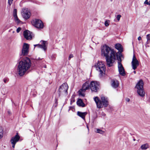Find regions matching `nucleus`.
Listing matches in <instances>:
<instances>
[{"label": "nucleus", "instance_id": "obj_1", "mask_svg": "<svg viewBox=\"0 0 150 150\" xmlns=\"http://www.w3.org/2000/svg\"><path fill=\"white\" fill-rule=\"evenodd\" d=\"M101 55L105 57L107 65L108 67L113 66L115 60V52L106 45L101 47Z\"/></svg>", "mask_w": 150, "mask_h": 150}, {"label": "nucleus", "instance_id": "obj_2", "mask_svg": "<svg viewBox=\"0 0 150 150\" xmlns=\"http://www.w3.org/2000/svg\"><path fill=\"white\" fill-rule=\"evenodd\" d=\"M31 64L30 59L27 57L19 61L17 67V71L19 75L23 76L30 68Z\"/></svg>", "mask_w": 150, "mask_h": 150}, {"label": "nucleus", "instance_id": "obj_3", "mask_svg": "<svg viewBox=\"0 0 150 150\" xmlns=\"http://www.w3.org/2000/svg\"><path fill=\"white\" fill-rule=\"evenodd\" d=\"M97 108H101L103 106L106 107L108 105V100L107 98L104 96L101 97V100L99 99L98 97H96L94 98Z\"/></svg>", "mask_w": 150, "mask_h": 150}, {"label": "nucleus", "instance_id": "obj_4", "mask_svg": "<svg viewBox=\"0 0 150 150\" xmlns=\"http://www.w3.org/2000/svg\"><path fill=\"white\" fill-rule=\"evenodd\" d=\"M97 85H83L82 88L78 91L79 96H84V92L86 90L90 89V88L92 92H96L97 91L98 88L97 86Z\"/></svg>", "mask_w": 150, "mask_h": 150}, {"label": "nucleus", "instance_id": "obj_5", "mask_svg": "<svg viewBox=\"0 0 150 150\" xmlns=\"http://www.w3.org/2000/svg\"><path fill=\"white\" fill-rule=\"evenodd\" d=\"M97 70L100 72V75L102 76L105 73V67L103 62L98 61L94 66Z\"/></svg>", "mask_w": 150, "mask_h": 150}, {"label": "nucleus", "instance_id": "obj_6", "mask_svg": "<svg viewBox=\"0 0 150 150\" xmlns=\"http://www.w3.org/2000/svg\"><path fill=\"white\" fill-rule=\"evenodd\" d=\"M31 23L36 28H42L43 27V23L40 20L36 19L33 20Z\"/></svg>", "mask_w": 150, "mask_h": 150}, {"label": "nucleus", "instance_id": "obj_7", "mask_svg": "<svg viewBox=\"0 0 150 150\" xmlns=\"http://www.w3.org/2000/svg\"><path fill=\"white\" fill-rule=\"evenodd\" d=\"M20 138V136L18 135V133H16L15 136L11 137L10 142L13 148H14L17 142L19 141Z\"/></svg>", "mask_w": 150, "mask_h": 150}, {"label": "nucleus", "instance_id": "obj_8", "mask_svg": "<svg viewBox=\"0 0 150 150\" xmlns=\"http://www.w3.org/2000/svg\"><path fill=\"white\" fill-rule=\"evenodd\" d=\"M29 45L28 44L24 43L22 49L21 55H27L29 52Z\"/></svg>", "mask_w": 150, "mask_h": 150}, {"label": "nucleus", "instance_id": "obj_9", "mask_svg": "<svg viewBox=\"0 0 150 150\" xmlns=\"http://www.w3.org/2000/svg\"><path fill=\"white\" fill-rule=\"evenodd\" d=\"M143 85H136L135 88H137L138 94L142 97L145 96V92L144 90Z\"/></svg>", "mask_w": 150, "mask_h": 150}, {"label": "nucleus", "instance_id": "obj_10", "mask_svg": "<svg viewBox=\"0 0 150 150\" xmlns=\"http://www.w3.org/2000/svg\"><path fill=\"white\" fill-rule=\"evenodd\" d=\"M21 14L23 18L25 19H28L30 17V13L27 8L23 9Z\"/></svg>", "mask_w": 150, "mask_h": 150}, {"label": "nucleus", "instance_id": "obj_11", "mask_svg": "<svg viewBox=\"0 0 150 150\" xmlns=\"http://www.w3.org/2000/svg\"><path fill=\"white\" fill-rule=\"evenodd\" d=\"M132 68L134 70L136 69L139 65V62L134 54L132 62Z\"/></svg>", "mask_w": 150, "mask_h": 150}, {"label": "nucleus", "instance_id": "obj_12", "mask_svg": "<svg viewBox=\"0 0 150 150\" xmlns=\"http://www.w3.org/2000/svg\"><path fill=\"white\" fill-rule=\"evenodd\" d=\"M23 35L24 38L27 40H30L32 38L33 33L28 30L24 31Z\"/></svg>", "mask_w": 150, "mask_h": 150}, {"label": "nucleus", "instance_id": "obj_13", "mask_svg": "<svg viewBox=\"0 0 150 150\" xmlns=\"http://www.w3.org/2000/svg\"><path fill=\"white\" fill-rule=\"evenodd\" d=\"M118 68L119 74L122 76H124L125 75L124 68L121 63L118 62Z\"/></svg>", "mask_w": 150, "mask_h": 150}, {"label": "nucleus", "instance_id": "obj_14", "mask_svg": "<svg viewBox=\"0 0 150 150\" xmlns=\"http://www.w3.org/2000/svg\"><path fill=\"white\" fill-rule=\"evenodd\" d=\"M68 89V85H61L59 88V91L63 90L66 95L67 94V90Z\"/></svg>", "mask_w": 150, "mask_h": 150}, {"label": "nucleus", "instance_id": "obj_15", "mask_svg": "<svg viewBox=\"0 0 150 150\" xmlns=\"http://www.w3.org/2000/svg\"><path fill=\"white\" fill-rule=\"evenodd\" d=\"M87 114V113L86 112H83L80 111L77 112V115L83 120H85V116Z\"/></svg>", "mask_w": 150, "mask_h": 150}, {"label": "nucleus", "instance_id": "obj_16", "mask_svg": "<svg viewBox=\"0 0 150 150\" xmlns=\"http://www.w3.org/2000/svg\"><path fill=\"white\" fill-rule=\"evenodd\" d=\"M115 58H116V57H117V59L118 60V62H120V63H121V62L122 61L121 58V53L120 52H118L117 53H116L115 52Z\"/></svg>", "mask_w": 150, "mask_h": 150}, {"label": "nucleus", "instance_id": "obj_17", "mask_svg": "<svg viewBox=\"0 0 150 150\" xmlns=\"http://www.w3.org/2000/svg\"><path fill=\"white\" fill-rule=\"evenodd\" d=\"M77 104L79 106L82 107L85 106V104L83 103L82 100L81 99H79L77 101Z\"/></svg>", "mask_w": 150, "mask_h": 150}, {"label": "nucleus", "instance_id": "obj_18", "mask_svg": "<svg viewBox=\"0 0 150 150\" xmlns=\"http://www.w3.org/2000/svg\"><path fill=\"white\" fill-rule=\"evenodd\" d=\"M115 48L120 52L122 51V46L119 43L116 44L115 45Z\"/></svg>", "mask_w": 150, "mask_h": 150}, {"label": "nucleus", "instance_id": "obj_19", "mask_svg": "<svg viewBox=\"0 0 150 150\" xmlns=\"http://www.w3.org/2000/svg\"><path fill=\"white\" fill-rule=\"evenodd\" d=\"M13 16L14 18L15 21H17L19 22V20L18 19L17 15V10L16 9H14L13 12Z\"/></svg>", "mask_w": 150, "mask_h": 150}, {"label": "nucleus", "instance_id": "obj_20", "mask_svg": "<svg viewBox=\"0 0 150 150\" xmlns=\"http://www.w3.org/2000/svg\"><path fill=\"white\" fill-rule=\"evenodd\" d=\"M149 146L147 143H146L142 145L141 148L142 150H145L149 148Z\"/></svg>", "mask_w": 150, "mask_h": 150}, {"label": "nucleus", "instance_id": "obj_21", "mask_svg": "<svg viewBox=\"0 0 150 150\" xmlns=\"http://www.w3.org/2000/svg\"><path fill=\"white\" fill-rule=\"evenodd\" d=\"M47 41H42V45L44 47V50L45 51L47 49Z\"/></svg>", "mask_w": 150, "mask_h": 150}, {"label": "nucleus", "instance_id": "obj_22", "mask_svg": "<svg viewBox=\"0 0 150 150\" xmlns=\"http://www.w3.org/2000/svg\"><path fill=\"white\" fill-rule=\"evenodd\" d=\"M3 129L2 127H0V139L3 137Z\"/></svg>", "mask_w": 150, "mask_h": 150}, {"label": "nucleus", "instance_id": "obj_23", "mask_svg": "<svg viewBox=\"0 0 150 150\" xmlns=\"http://www.w3.org/2000/svg\"><path fill=\"white\" fill-rule=\"evenodd\" d=\"M111 84H119V83L118 81L116 79L112 80L111 81Z\"/></svg>", "mask_w": 150, "mask_h": 150}, {"label": "nucleus", "instance_id": "obj_24", "mask_svg": "<svg viewBox=\"0 0 150 150\" xmlns=\"http://www.w3.org/2000/svg\"><path fill=\"white\" fill-rule=\"evenodd\" d=\"M99 82L96 81H92L89 84H99Z\"/></svg>", "mask_w": 150, "mask_h": 150}, {"label": "nucleus", "instance_id": "obj_25", "mask_svg": "<svg viewBox=\"0 0 150 150\" xmlns=\"http://www.w3.org/2000/svg\"><path fill=\"white\" fill-rule=\"evenodd\" d=\"M110 22V21L109 20H106L105 22V25L106 27H108L109 25V23Z\"/></svg>", "mask_w": 150, "mask_h": 150}, {"label": "nucleus", "instance_id": "obj_26", "mask_svg": "<svg viewBox=\"0 0 150 150\" xmlns=\"http://www.w3.org/2000/svg\"><path fill=\"white\" fill-rule=\"evenodd\" d=\"M96 132L98 133H99L101 134H103L104 133V132L103 131L99 129H97Z\"/></svg>", "mask_w": 150, "mask_h": 150}, {"label": "nucleus", "instance_id": "obj_27", "mask_svg": "<svg viewBox=\"0 0 150 150\" xmlns=\"http://www.w3.org/2000/svg\"><path fill=\"white\" fill-rule=\"evenodd\" d=\"M35 47L37 46L38 48L42 49L44 50V47L42 45L37 44L34 45Z\"/></svg>", "mask_w": 150, "mask_h": 150}, {"label": "nucleus", "instance_id": "obj_28", "mask_svg": "<svg viewBox=\"0 0 150 150\" xmlns=\"http://www.w3.org/2000/svg\"><path fill=\"white\" fill-rule=\"evenodd\" d=\"M136 84H144L143 81L142 79L140 80Z\"/></svg>", "mask_w": 150, "mask_h": 150}, {"label": "nucleus", "instance_id": "obj_29", "mask_svg": "<svg viewBox=\"0 0 150 150\" xmlns=\"http://www.w3.org/2000/svg\"><path fill=\"white\" fill-rule=\"evenodd\" d=\"M147 42H150V34L147 35H146Z\"/></svg>", "mask_w": 150, "mask_h": 150}, {"label": "nucleus", "instance_id": "obj_30", "mask_svg": "<svg viewBox=\"0 0 150 150\" xmlns=\"http://www.w3.org/2000/svg\"><path fill=\"white\" fill-rule=\"evenodd\" d=\"M119 85H111L112 87L114 89L118 88Z\"/></svg>", "mask_w": 150, "mask_h": 150}, {"label": "nucleus", "instance_id": "obj_31", "mask_svg": "<svg viewBox=\"0 0 150 150\" xmlns=\"http://www.w3.org/2000/svg\"><path fill=\"white\" fill-rule=\"evenodd\" d=\"M3 81L5 83H6L8 81V79H4L3 80Z\"/></svg>", "mask_w": 150, "mask_h": 150}, {"label": "nucleus", "instance_id": "obj_32", "mask_svg": "<svg viewBox=\"0 0 150 150\" xmlns=\"http://www.w3.org/2000/svg\"><path fill=\"white\" fill-rule=\"evenodd\" d=\"M121 17V16L120 15H117L116 18L118 21H119Z\"/></svg>", "mask_w": 150, "mask_h": 150}, {"label": "nucleus", "instance_id": "obj_33", "mask_svg": "<svg viewBox=\"0 0 150 150\" xmlns=\"http://www.w3.org/2000/svg\"><path fill=\"white\" fill-rule=\"evenodd\" d=\"M13 0H8V4L9 5H11L12 3Z\"/></svg>", "mask_w": 150, "mask_h": 150}, {"label": "nucleus", "instance_id": "obj_34", "mask_svg": "<svg viewBox=\"0 0 150 150\" xmlns=\"http://www.w3.org/2000/svg\"><path fill=\"white\" fill-rule=\"evenodd\" d=\"M21 28L20 27H18L16 30V32L17 33L19 32L21 30Z\"/></svg>", "mask_w": 150, "mask_h": 150}, {"label": "nucleus", "instance_id": "obj_35", "mask_svg": "<svg viewBox=\"0 0 150 150\" xmlns=\"http://www.w3.org/2000/svg\"><path fill=\"white\" fill-rule=\"evenodd\" d=\"M74 57L73 55L72 54H70L69 57V59L70 60L71 58L73 57Z\"/></svg>", "mask_w": 150, "mask_h": 150}, {"label": "nucleus", "instance_id": "obj_36", "mask_svg": "<svg viewBox=\"0 0 150 150\" xmlns=\"http://www.w3.org/2000/svg\"><path fill=\"white\" fill-rule=\"evenodd\" d=\"M89 81H87L83 84H89Z\"/></svg>", "mask_w": 150, "mask_h": 150}, {"label": "nucleus", "instance_id": "obj_37", "mask_svg": "<svg viewBox=\"0 0 150 150\" xmlns=\"http://www.w3.org/2000/svg\"><path fill=\"white\" fill-rule=\"evenodd\" d=\"M141 39H142V38L140 36L138 38V40H141Z\"/></svg>", "mask_w": 150, "mask_h": 150}, {"label": "nucleus", "instance_id": "obj_38", "mask_svg": "<svg viewBox=\"0 0 150 150\" xmlns=\"http://www.w3.org/2000/svg\"><path fill=\"white\" fill-rule=\"evenodd\" d=\"M149 2H148V1H145L144 2V4H147Z\"/></svg>", "mask_w": 150, "mask_h": 150}, {"label": "nucleus", "instance_id": "obj_39", "mask_svg": "<svg viewBox=\"0 0 150 150\" xmlns=\"http://www.w3.org/2000/svg\"><path fill=\"white\" fill-rule=\"evenodd\" d=\"M126 100L128 102H129V101L130 100V99L128 98H127L126 99Z\"/></svg>", "mask_w": 150, "mask_h": 150}, {"label": "nucleus", "instance_id": "obj_40", "mask_svg": "<svg viewBox=\"0 0 150 150\" xmlns=\"http://www.w3.org/2000/svg\"><path fill=\"white\" fill-rule=\"evenodd\" d=\"M52 60H54L55 59V57L54 56H52Z\"/></svg>", "mask_w": 150, "mask_h": 150}, {"label": "nucleus", "instance_id": "obj_41", "mask_svg": "<svg viewBox=\"0 0 150 150\" xmlns=\"http://www.w3.org/2000/svg\"><path fill=\"white\" fill-rule=\"evenodd\" d=\"M74 97H73V96H72V98H72V101H73V102H74V100L73 99H74Z\"/></svg>", "mask_w": 150, "mask_h": 150}, {"label": "nucleus", "instance_id": "obj_42", "mask_svg": "<svg viewBox=\"0 0 150 150\" xmlns=\"http://www.w3.org/2000/svg\"><path fill=\"white\" fill-rule=\"evenodd\" d=\"M147 5H149L150 6V2H148V3Z\"/></svg>", "mask_w": 150, "mask_h": 150}, {"label": "nucleus", "instance_id": "obj_43", "mask_svg": "<svg viewBox=\"0 0 150 150\" xmlns=\"http://www.w3.org/2000/svg\"><path fill=\"white\" fill-rule=\"evenodd\" d=\"M133 140L134 141H135L136 140V139L134 138H133Z\"/></svg>", "mask_w": 150, "mask_h": 150}, {"label": "nucleus", "instance_id": "obj_44", "mask_svg": "<svg viewBox=\"0 0 150 150\" xmlns=\"http://www.w3.org/2000/svg\"><path fill=\"white\" fill-rule=\"evenodd\" d=\"M133 72L134 73V74H135L136 73V72L135 71H133Z\"/></svg>", "mask_w": 150, "mask_h": 150}, {"label": "nucleus", "instance_id": "obj_45", "mask_svg": "<svg viewBox=\"0 0 150 150\" xmlns=\"http://www.w3.org/2000/svg\"><path fill=\"white\" fill-rule=\"evenodd\" d=\"M8 113L9 114L10 113V112L9 111H8Z\"/></svg>", "mask_w": 150, "mask_h": 150}, {"label": "nucleus", "instance_id": "obj_46", "mask_svg": "<svg viewBox=\"0 0 150 150\" xmlns=\"http://www.w3.org/2000/svg\"><path fill=\"white\" fill-rule=\"evenodd\" d=\"M6 98V96L5 97H4V100Z\"/></svg>", "mask_w": 150, "mask_h": 150}, {"label": "nucleus", "instance_id": "obj_47", "mask_svg": "<svg viewBox=\"0 0 150 150\" xmlns=\"http://www.w3.org/2000/svg\"><path fill=\"white\" fill-rule=\"evenodd\" d=\"M87 127L88 129H88V126H87Z\"/></svg>", "mask_w": 150, "mask_h": 150}, {"label": "nucleus", "instance_id": "obj_48", "mask_svg": "<svg viewBox=\"0 0 150 150\" xmlns=\"http://www.w3.org/2000/svg\"><path fill=\"white\" fill-rule=\"evenodd\" d=\"M63 84H65V83H64Z\"/></svg>", "mask_w": 150, "mask_h": 150}, {"label": "nucleus", "instance_id": "obj_49", "mask_svg": "<svg viewBox=\"0 0 150 150\" xmlns=\"http://www.w3.org/2000/svg\"><path fill=\"white\" fill-rule=\"evenodd\" d=\"M113 0H110L111 1H112Z\"/></svg>", "mask_w": 150, "mask_h": 150}, {"label": "nucleus", "instance_id": "obj_50", "mask_svg": "<svg viewBox=\"0 0 150 150\" xmlns=\"http://www.w3.org/2000/svg\"><path fill=\"white\" fill-rule=\"evenodd\" d=\"M45 68H46V66H45Z\"/></svg>", "mask_w": 150, "mask_h": 150}, {"label": "nucleus", "instance_id": "obj_51", "mask_svg": "<svg viewBox=\"0 0 150 150\" xmlns=\"http://www.w3.org/2000/svg\"><path fill=\"white\" fill-rule=\"evenodd\" d=\"M146 1H148V0H146Z\"/></svg>", "mask_w": 150, "mask_h": 150}, {"label": "nucleus", "instance_id": "obj_52", "mask_svg": "<svg viewBox=\"0 0 150 150\" xmlns=\"http://www.w3.org/2000/svg\"><path fill=\"white\" fill-rule=\"evenodd\" d=\"M149 2H150V1H149Z\"/></svg>", "mask_w": 150, "mask_h": 150}]
</instances>
